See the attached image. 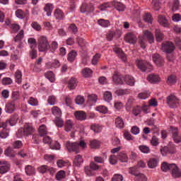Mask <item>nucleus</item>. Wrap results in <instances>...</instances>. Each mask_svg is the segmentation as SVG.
I'll use <instances>...</instances> for the list:
<instances>
[{"label": "nucleus", "mask_w": 181, "mask_h": 181, "mask_svg": "<svg viewBox=\"0 0 181 181\" xmlns=\"http://www.w3.org/2000/svg\"><path fill=\"white\" fill-rule=\"evenodd\" d=\"M151 95V93L149 91H144L140 93H139V98L141 100H146V98H149Z\"/></svg>", "instance_id": "obj_40"}, {"label": "nucleus", "mask_w": 181, "mask_h": 181, "mask_svg": "<svg viewBox=\"0 0 181 181\" xmlns=\"http://www.w3.org/2000/svg\"><path fill=\"white\" fill-rule=\"evenodd\" d=\"M156 37L157 42H162L163 40V33H162L160 29H156Z\"/></svg>", "instance_id": "obj_37"}, {"label": "nucleus", "mask_w": 181, "mask_h": 181, "mask_svg": "<svg viewBox=\"0 0 181 181\" xmlns=\"http://www.w3.org/2000/svg\"><path fill=\"white\" fill-rule=\"evenodd\" d=\"M65 178H66V172L64 170L59 171L55 175V179H57V180H59V181Z\"/></svg>", "instance_id": "obj_31"}, {"label": "nucleus", "mask_w": 181, "mask_h": 181, "mask_svg": "<svg viewBox=\"0 0 181 181\" xmlns=\"http://www.w3.org/2000/svg\"><path fill=\"white\" fill-rule=\"evenodd\" d=\"M74 127V122L72 120H66L65 122V127L64 130L66 132H70L71 129H73V127Z\"/></svg>", "instance_id": "obj_22"}, {"label": "nucleus", "mask_w": 181, "mask_h": 181, "mask_svg": "<svg viewBox=\"0 0 181 181\" xmlns=\"http://www.w3.org/2000/svg\"><path fill=\"white\" fill-rule=\"evenodd\" d=\"M105 101H111L112 100V93L110 91H106L103 94Z\"/></svg>", "instance_id": "obj_55"}, {"label": "nucleus", "mask_w": 181, "mask_h": 181, "mask_svg": "<svg viewBox=\"0 0 181 181\" xmlns=\"http://www.w3.org/2000/svg\"><path fill=\"white\" fill-rule=\"evenodd\" d=\"M76 57H77V52L76 51H71L68 54V62L71 63L74 62Z\"/></svg>", "instance_id": "obj_41"}, {"label": "nucleus", "mask_w": 181, "mask_h": 181, "mask_svg": "<svg viewBox=\"0 0 181 181\" xmlns=\"http://www.w3.org/2000/svg\"><path fill=\"white\" fill-rule=\"evenodd\" d=\"M8 125H11V127H13L15 125V122L13 119H7L6 122H3L0 120V128H3L4 129L0 132V138L5 139L9 136V132L8 129H5L8 127Z\"/></svg>", "instance_id": "obj_3"}, {"label": "nucleus", "mask_w": 181, "mask_h": 181, "mask_svg": "<svg viewBox=\"0 0 181 181\" xmlns=\"http://www.w3.org/2000/svg\"><path fill=\"white\" fill-rule=\"evenodd\" d=\"M52 112L54 115H55L56 117H59L62 116V110L59 107L54 106L52 109Z\"/></svg>", "instance_id": "obj_34"}, {"label": "nucleus", "mask_w": 181, "mask_h": 181, "mask_svg": "<svg viewBox=\"0 0 181 181\" xmlns=\"http://www.w3.org/2000/svg\"><path fill=\"white\" fill-rule=\"evenodd\" d=\"M170 173L173 179H180L181 177V170L179 167L174 164L171 166Z\"/></svg>", "instance_id": "obj_10"}, {"label": "nucleus", "mask_w": 181, "mask_h": 181, "mask_svg": "<svg viewBox=\"0 0 181 181\" xmlns=\"http://www.w3.org/2000/svg\"><path fill=\"white\" fill-rule=\"evenodd\" d=\"M65 148L69 152H75V153H80V148L81 149H86L87 148V144L84 140H81L78 141H66L65 144Z\"/></svg>", "instance_id": "obj_1"}, {"label": "nucleus", "mask_w": 181, "mask_h": 181, "mask_svg": "<svg viewBox=\"0 0 181 181\" xmlns=\"http://www.w3.org/2000/svg\"><path fill=\"white\" fill-rule=\"evenodd\" d=\"M112 81L115 84H124V76L119 75L118 73H115L113 75Z\"/></svg>", "instance_id": "obj_17"}, {"label": "nucleus", "mask_w": 181, "mask_h": 181, "mask_svg": "<svg viewBox=\"0 0 181 181\" xmlns=\"http://www.w3.org/2000/svg\"><path fill=\"white\" fill-rule=\"evenodd\" d=\"M54 123H55V125L58 127V128H62L63 127V125H64V122L62 118H60V117H57L55 118Z\"/></svg>", "instance_id": "obj_43"}, {"label": "nucleus", "mask_w": 181, "mask_h": 181, "mask_svg": "<svg viewBox=\"0 0 181 181\" xmlns=\"http://www.w3.org/2000/svg\"><path fill=\"white\" fill-rule=\"evenodd\" d=\"M98 23L100 26H102V28H108V26L111 25L110 21L103 18L98 20Z\"/></svg>", "instance_id": "obj_30"}, {"label": "nucleus", "mask_w": 181, "mask_h": 181, "mask_svg": "<svg viewBox=\"0 0 181 181\" xmlns=\"http://www.w3.org/2000/svg\"><path fill=\"white\" fill-rule=\"evenodd\" d=\"M161 50L165 53H172L175 50V45L171 42H165L162 44Z\"/></svg>", "instance_id": "obj_9"}, {"label": "nucleus", "mask_w": 181, "mask_h": 181, "mask_svg": "<svg viewBox=\"0 0 181 181\" xmlns=\"http://www.w3.org/2000/svg\"><path fill=\"white\" fill-rule=\"evenodd\" d=\"M136 63L138 69H139L141 71H151L152 69V65L151 64L143 60L138 59L136 60Z\"/></svg>", "instance_id": "obj_6"}, {"label": "nucleus", "mask_w": 181, "mask_h": 181, "mask_svg": "<svg viewBox=\"0 0 181 181\" xmlns=\"http://www.w3.org/2000/svg\"><path fill=\"white\" fill-rule=\"evenodd\" d=\"M90 129L93 131V132L98 134V132L103 130V128L99 124H94L90 126Z\"/></svg>", "instance_id": "obj_46"}, {"label": "nucleus", "mask_w": 181, "mask_h": 181, "mask_svg": "<svg viewBox=\"0 0 181 181\" xmlns=\"http://www.w3.org/2000/svg\"><path fill=\"white\" fill-rule=\"evenodd\" d=\"M167 103L170 108H176L179 104V99L174 95L167 97Z\"/></svg>", "instance_id": "obj_8"}, {"label": "nucleus", "mask_w": 181, "mask_h": 181, "mask_svg": "<svg viewBox=\"0 0 181 181\" xmlns=\"http://www.w3.org/2000/svg\"><path fill=\"white\" fill-rule=\"evenodd\" d=\"M116 94L117 95H125V94H129V90H124V89H119L117 90H116Z\"/></svg>", "instance_id": "obj_62"}, {"label": "nucleus", "mask_w": 181, "mask_h": 181, "mask_svg": "<svg viewBox=\"0 0 181 181\" xmlns=\"http://www.w3.org/2000/svg\"><path fill=\"white\" fill-rule=\"evenodd\" d=\"M172 134H173V138L174 139V141L175 144H180L181 142V136H179V130L177 127H170Z\"/></svg>", "instance_id": "obj_12"}, {"label": "nucleus", "mask_w": 181, "mask_h": 181, "mask_svg": "<svg viewBox=\"0 0 181 181\" xmlns=\"http://www.w3.org/2000/svg\"><path fill=\"white\" fill-rule=\"evenodd\" d=\"M0 174L4 175V173H6V172H9L11 169V165L6 160H0Z\"/></svg>", "instance_id": "obj_11"}, {"label": "nucleus", "mask_w": 181, "mask_h": 181, "mask_svg": "<svg viewBox=\"0 0 181 181\" xmlns=\"http://www.w3.org/2000/svg\"><path fill=\"white\" fill-rule=\"evenodd\" d=\"M108 8H111V4H110V3L108 2L98 6V9H100V11H106L107 9H108Z\"/></svg>", "instance_id": "obj_42"}, {"label": "nucleus", "mask_w": 181, "mask_h": 181, "mask_svg": "<svg viewBox=\"0 0 181 181\" xmlns=\"http://www.w3.org/2000/svg\"><path fill=\"white\" fill-rule=\"evenodd\" d=\"M124 82L128 86H134L135 84V79L134 77L129 76V75H126L124 78Z\"/></svg>", "instance_id": "obj_23"}, {"label": "nucleus", "mask_w": 181, "mask_h": 181, "mask_svg": "<svg viewBox=\"0 0 181 181\" xmlns=\"http://www.w3.org/2000/svg\"><path fill=\"white\" fill-rule=\"evenodd\" d=\"M147 165L148 168H156V166H158V160H156V159H150L148 161Z\"/></svg>", "instance_id": "obj_53"}, {"label": "nucleus", "mask_w": 181, "mask_h": 181, "mask_svg": "<svg viewBox=\"0 0 181 181\" xmlns=\"http://www.w3.org/2000/svg\"><path fill=\"white\" fill-rule=\"evenodd\" d=\"M31 50L30 51V57L31 59H36L37 57V50L36 49V45H30Z\"/></svg>", "instance_id": "obj_25"}, {"label": "nucleus", "mask_w": 181, "mask_h": 181, "mask_svg": "<svg viewBox=\"0 0 181 181\" xmlns=\"http://www.w3.org/2000/svg\"><path fill=\"white\" fill-rule=\"evenodd\" d=\"M19 92L18 91H13L11 93V103H16L18 100H19Z\"/></svg>", "instance_id": "obj_44"}, {"label": "nucleus", "mask_w": 181, "mask_h": 181, "mask_svg": "<svg viewBox=\"0 0 181 181\" xmlns=\"http://www.w3.org/2000/svg\"><path fill=\"white\" fill-rule=\"evenodd\" d=\"M158 23L161 26H163L164 28H168L169 26V23H168V20L163 16H158Z\"/></svg>", "instance_id": "obj_27"}, {"label": "nucleus", "mask_w": 181, "mask_h": 181, "mask_svg": "<svg viewBox=\"0 0 181 181\" xmlns=\"http://www.w3.org/2000/svg\"><path fill=\"white\" fill-rule=\"evenodd\" d=\"M124 177L120 174H115L112 178V181H123Z\"/></svg>", "instance_id": "obj_64"}, {"label": "nucleus", "mask_w": 181, "mask_h": 181, "mask_svg": "<svg viewBox=\"0 0 181 181\" xmlns=\"http://www.w3.org/2000/svg\"><path fill=\"white\" fill-rule=\"evenodd\" d=\"M113 50L115 53H117L118 57L121 59L122 62H127V56H125V54L124 52H122V49L119 47H115Z\"/></svg>", "instance_id": "obj_18"}, {"label": "nucleus", "mask_w": 181, "mask_h": 181, "mask_svg": "<svg viewBox=\"0 0 181 181\" xmlns=\"http://www.w3.org/2000/svg\"><path fill=\"white\" fill-rule=\"evenodd\" d=\"M160 153L163 156H168V155H173L176 153V146L170 144L168 146H164L160 148Z\"/></svg>", "instance_id": "obj_5"}, {"label": "nucleus", "mask_w": 181, "mask_h": 181, "mask_svg": "<svg viewBox=\"0 0 181 181\" xmlns=\"http://www.w3.org/2000/svg\"><path fill=\"white\" fill-rule=\"evenodd\" d=\"M1 83L3 86H9L12 84L13 81L11 78L6 77L2 79Z\"/></svg>", "instance_id": "obj_61"}, {"label": "nucleus", "mask_w": 181, "mask_h": 181, "mask_svg": "<svg viewBox=\"0 0 181 181\" xmlns=\"http://www.w3.org/2000/svg\"><path fill=\"white\" fill-rule=\"evenodd\" d=\"M153 11H159L160 9V3L159 0H153L151 2Z\"/></svg>", "instance_id": "obj_39"}, {"label": "nucleus", "mask_w": 181, "mask_h": 181, "mask_svg": "<svg viewBox=\"0 0 181 181\" xmlns=\"http://www.w3.org/2000/svg\"><path fill=\"white\" fill-rule=\"evenodd\" d=\"M35 132V128L30 124H25L24 127L20 128L17 133V138H22V136H29Z\"/></svg>", "instance_id": "obj_2"}, {"label": "nucleus", "mask_w": 181, "mask_h": 181, "mask_svg": "<svg viewBox=\"0 0 181 181\" xmlns=\"http://www.w3.org/2000/svg\"><path fill=\"white\" fill-rule=\"evenodd\" d=\"M16 16H17V18H18L19 19H23V18H25V13H23V11L21 10V9H18L16 11Z\"/></svg>", "instance_id": "obj_63"}, {"label": "nucleus", "mask_w": 181, "mask_h": 181, "mask_svg": "<svg viewBox=\"0 0 181 181\" xmlns=\"http://www.w3.org/2000/svg\"><path fill=\"white\" fill-rule=\"evenodd\" d=\"M144 37H146L149 43H153V40H155V38L153 37V35L151 33V32L149 31L144 32Z\"/></svg>", "instance_id": "obj_33"}, {"label": "nucleus", "mask_w": 181, "mask_h": 181, "mask_svg": "<svg viewBox=\"0 0 181 181\" xmlns=\"http://www.w3.org/2000/svg\"><path fill=\"white\" fill-rule=\"evenodd\" d=\"M68 87L71 90H75L77 87V79L76 78H71L68 81Z\"/></svg>", "instance_id": "obj_21"}, {"label": "nucleus", "mask_w": 181, "mask_h": 181, "mask_svg": "<svg viewBox=\"0 0 181 181\" xmlns=\"http://www.w3.org/2000/svg\"><path fill=\"white\" fill-rule=\"evenodd\" d=\"M112 5L114 6L115 9L118 11V12H124V11H125V5L121 2L114 1L112 2Z\"/></svg>", "instance_id": "obj_16"}, {"label": "nucleus", "mask_w": 181, "mask_h": 181, "mask_svg": "<svg viewBox=\"0 0 181 181\" xmlns=\"http://www.w3.org/2000/svg\"><path fill=\"white\" fill-rule=\"evenodd\" d=\"M139 149L143 153H149V152H151V149H149V147H148L147 146H145V145L139 146Z\"/></svg>", "instance_id": "obj_58"}, {"label": "nucleus", "mask_w": 181, "mask_h": 181, "mask_svg": "<svg viewBox=\"0 0 181 181\" xmlns=\"http://www.w3.org/2000/svg\"><path fill=\"white\" fill-rule=\"evenodd\" d=\"M25 173L28 175V176L35 175V168L32 167L31 165H27L25 167Z\"/></svg>", "instance_id": "obj_48"}, {"label": "nucleus", "mask_w": 181, "mask_h": 181, "mask_svg": "<svg viewBox=\"0 0 181 181\" xmlns=\"http://www.w3.org/2000/svg\"><path fill=\"white\" fill-rule=\"evenodd\" d=\"M74 117L78 121H86L87 119V113L82 110L76 111L74 112Z\"/></svg>", "instance_id": "obj_13"}, {"label": "nucleus", "mask_w": 181, "mask_h": 181, "mask_svg": "<svg viewBox=\"0 0 181 181\" xmlns=\"http://www.w3.org/2000/svg\"><path fill=\"white\" fill-rule=\"evenodd\" d=\"M173 165H175V163L169 164L167 162H163L161 164V170H163V172H168V170H172Z\"/></svg>", "instance_id": "obj_24"}, {"label": "nucleus", "mask_w": 181, "mask_h": 181, "mask_svg": "<svg viewBox=\"0 0 181 181\" xmlns=\"http://www.w3.org/2000/svg\"><path fill=\"white\" fill-rule=\"evenodd\" d=\"M147 80L149 83H159L160 81V78L156 74H151L148 76Z\"/></svg>", "instance_id": "obj_20"}, {"label": "nucleus", "mask_w": 181, "mask_h": 181, "mask_svg": "<svg viewBox=\"0 0 181 181\" xmlns=\"http://www.w3.org/2000/svg\"><path fill=\"white\" fill-rule=\"evenodd\" d=\"M179 8H180V1H179V0H175L173 1L172 7L173 12H176V11H179Z\"/></svg>", "instance_id": "obj_50"}, {"label": "nucleus", "mask_w": 181, "mask_h": 181, "mask_svg": "<svg viewBox=\"0 0 181 181\" xmlns=\"http://www.w3.org/2000/svg\"><path fill=\"white\" fill-rule=\"evenodd\" d=\"M115 124L117 128H124V127H125V123L124 122V120H122V118L119 117L116 118Z\"/></svg>", "instance_id": "obj_36"}, {"label": "nucleus", "mask_w": 181, "mask_h": 181, "mask_svg": "<svg viewBox=\"0 0 181 181\" xmlns=\"http://www.w3.org/2000/svg\"><path fill=\"white\" fill-rule=\"evenodd\" d=\"M45 76L46 78L51 81V83H53V81H54V74L52 71H49L47 73H45Z\"/></svg>", "instance_id": "obj_49"}, {"label": "nucleus", "mask_w": 181, "mask_h": 181, "mask_svg": "<svg viewBox=\"0 0 181 181\" xmlns=\"http://www.w3.org/2000/svg\"><path fill=\"white\" fill-rule=\"evenodd\" d=\"M152 59L153 63L157 66V67H163L165 64V59L159 54H153L152 55Z\"/></svg>", "instance_id": "obj_7"}, {"label": "nucleus", "mask_w": 181, "mask_h": 181, "mask_svg": "<svg viewBox=\"0 0 181 181\" xmlns=\"http://www.w3.org/2000/svg\"><path fill=\"white\" fill-rule=\"evenodd\" d=\"M100 59H101V54L99 53L95 54V55H94L92 58L91 64H93V66H96L98 62H100Z\"/></svg>", "instance_id": "obj_35"}, {"label": "nucleus", "mask_w": 181, "mask_h": 181, "mask_svg": "<svg viewBox=\"0 0 181 181\" xmlns=\"http://www.w3.org/2000/svg\"><path fill=\"white\" fill-rule=\"evenodd\" d=\"M124 39L127 43H131L132 45H135L136 43V36L132 33H129L124 37Z\"/></svg>", "instance_id": "obj_15"}, {"label": "nucleus", "mask_w": 181, "mask_h": 181, "mask_svg": "<svg viewBox=\"0 0 181 181\" xmlns=\"http://www.w3.org/2000/svg\"><path fill=\"white\" fill-rule=\"evenodd\" d=\"M4 154L6 156H8V158H15V155H16L12 147L7 148L4 151Z\"/></svg>", "instance_id": "obj_26"}, {"label": "nucleus", "mask_w": 181, "mask_h": 181, "mask_svg": "<svg viewBox=\"0 0 181 181\" xmlns=\"http://www.w3.org/2000/svg\"><path fill=\"white\" fill-rule=\"evenodd\" d=\"M96 111H98L101 114H107L108 112V108L104 105H99L96 107Z\"/></svg>", "instance_id": "obj_47"}, {"label": "nucleus", "mask_w": 181, "mask_h": 181, "mask_svg": "<svg viewBox=\"0 0 181 181\" xmlns=\"http://www.w3.org/2000/svg\"><path fill=\"white\" fill-rule=\"evenodd\" d=\"M38 132L41 136H45V135H47V128L46 127V125H40L38 129Z\"/></svg>", "instance_id": "obj_29"}, {"label": "nucleus", "mask_w": 181, "mask_h": 181, "mask_svg": "<svg viewBox=\"0 0 181 181\" xmlns=\"http://www.w3.org/2000/svg\"><path fill=\"white\" fill-rule=\"evenodd\" d=\"M24 33L23 30H21L17 35L14 37V42H21L23 39Z\"/></svg>", "instance_id": "obj_52"}, {"label": "nucleus", "mask_w": 181, "mask_h": 181, "mask_svg": "<svg viewBox=\"0 0 181 181\" xmlns=\"http://www.w3.org/2000/svg\"><path fill=\"white\" fill-rule=\"evenodd\" d=\"M37 46L39 52H47L49 50V47H50V44L49 43L47 37L45 35H40L37 38Z\"/></svg>", "instance_id": "obj_4"}, {"label": "nucleus", "mask_w": 181, "mask_h": 181, "mask_svg": "<svg viewBox=\"0 0 181 181\" xmlns=\"http://www.w3.org/2000/svg\"><path fill=\"white\" fill-rule=\"evenodd\" d=\"M135 180H141V181H146L148 180V178L146 177V176H145V175L141 173H139L136 175V177H135Z\"/></svg>", "instance_id": "obj_57"}, {"label": "nucleus", "mask_w": 181, "mask_h": 181, "mask_svg": "<svg viewBox=\"0 0 181 181\" xmlns=\"http://www.w3.org/2000/svg\"><path fill=\"white\" fill-rule=\"evenodd\" d=\"M177 81L176 76L175 75H170L168 76L167 83L168 84H170V86H172L173 84H175Z\"/></svg>", "instance_id": "obj_54"}, {"label": "nucleus", "mask_w": 181, "mask_h": 181, "mask_svg": "<svg viewBox=\"0 0 181 181\" xmlns=\"http://www.w3.org/2000/svg\"><path fill=\"white\" fill-rule=\"evenodd\" d=\"M54 16L56 19H58L59 21H63V19H64L65 18L64 13L60 8H57L54 11Z\"/></svg>", "instance_id": "obj_19"}, {"label": "nucleus", "mask_w": 181, "mask_h": 181, "mask_svg": "<svg viewBox=\"0 0 181 181\" xmlns=\"http://www.w3.org/2000/svg\"><path fill=\"white\" fill-rule=\"evenodd\" d=\"M90 146L93 149H98L100 148V141L98 140H92L90 142Z\"/></svg>", "instance_id": "obj_45"}, {"label": "nucleus", "mask_w": 181, "mask_h": 181, "mask_svg": "<svg viewBox=\"0 0 181 181\" xmlns=\"http://www.w3.org/2000/svg\"><path fill=\"white\" fill-rule=\"evenodd\" d=\"M93 71L90 68H85L82 70V76L86 78L91 77Z\"/></svg>", "instance_id": "obj_32"}, {"label": "nucleus", "mask_w": 181, "mask_h": 181, "mask_svg": "<svg viewBox=\"0 0 181 181\" xmlns=\"http://www.w3.org/2000/svg\"><path fill=\"white\" fill-rule=\"evenodd\" d=\"M53 4L48 3L45 5L44 8V11L47 12V15L50 16L52 15V12H53Z\"/></svg>", "instance_id": "obj_28"}, {"label": "nucleus", "mask_w": 181, "mask_h": 181, "mask_svg": "<svg viewBox=\"0 0 181 181\" xmlns=\"http://www.w3.org/2000/svg\"><path fill=\"white\" fill-rule=\"evenodd\" d=\"M138 168L139 167L137 165L130 168L129 170V173H131V175H133L134 176H136L139 173H138Z\"/></svg>", "instance_id": "obj_59"}, {"label": "nucleus", "mask_w": 181, "mask_h": 181, "mask_svg": "<svg viewBox=\"0 0 181 181\" xmlns=\"http://www.w3.org/2000/svg\"><path fill=\"white\" fill-rule=\"evenodd\" d=\"M10 29H11V31L13 33H16L19 29H21V26L16 23H11L10 25Z\"/></svg>", "instance_id": "obj_56"}, {"label": "nucleus", "mask_w": 181, "mask_h": 181, "mask_svg": "<svg viewBox=\"0 0 181 181\" xmlns=\"http://www.w3.org/2000/svg\"><path fill=\"white\" fill-rule=\"evenodd\" d=\"M49 48L50 49L51 53H54V52H56L59 48V44H57V42L54 41L49 45Z\"/></svg>", "instance_id": "obj_51"}, {"label": "nucleus", "mask_w": 181, "mask_h": 181, "mask_svg": "<svg viewBox=\"0 0 181 181\" xmlns=\"http://www.w3.org/2000/svg\"><path fill=\"white\" fill-rule=\"evenodd\" d=\"M49 147L54 151H60V148H62V146H60V144L57 141H51Z\"/></svg>", "instance_id": "obj_38"}, {"label": "nucleus", "mask_w": 181, "mask_h": 181, "mask_svg": "<svg viewBox=\"0 0 181 181\" xmlns=\"http://www.w3.org/2000/svg\"><path fill=\"white\" fill-rule=\"evenodd\" d=\"M16 83H18V84H20V83H22V72L21 71H16Z\"/></svg>", "instance_id": "obj_60"}, {"label": "nucleus", "mask_w": 181, "mask_h": 181, "mask_svg": "<svg viewBox=\"0 0 181 181\" xmlns=\"http://www.w3.org/2000/svg\"><path fill=\"white\" fill-rule=\"evenodd\" d=\"M15 110H16V105L14 102H8L5 107V111L7 114H12L15 112Z\"/></svg>", "instance_id": "obj_14"}]
</instances>
